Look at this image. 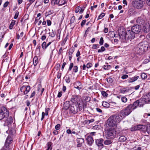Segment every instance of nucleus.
Returning a JSON list of instances; mask_svg holds the SVG:
<instances>
[{
  "mask_svg": "<svg viewBox=\"0 0 150 150\" xmlns=\"http://www.w3.org/2000/svg\"><path fill=\"white\" fill-rule=\"evenodd\" d=\"M61 127L60 124H58L55 126V128L56 130H58Z\"/></svg>",
  "mask_w": 150,
  "mask_h": 150,
  "instance_id": "13d9d810",
  "label": "nucleus"
},
{
  "mask_svg": "<svg viewBox=\"0 0 150 150\" xmlns=\"http://www.w3.org/2000/svg\"><path fill=\"white\" fill-rule=\"evenodd\" d=\"M101 94L104 97H107L108 96V94L104 91H102Z\"/></svg>",
  "mask_w": 150,
  "mask_h": 150,
  "instance_id": "603ef678",
  "label": "nucleus"
},
{
  "mask_svg": "<svg viewBox=\"0 0 150 150\" xmlns=\"http://www.w3.org/2000/svg\"><path fill=\"white\" fill-rule=\"evenodd\" d=\"M143 99L146 103H150V92L148 93L146 96H144Z\"/></svg>",
  "mask_w": 150,
  "mask_h": 150,
  "instance_id": "bb28decb",
  "label": "nucleus"
},
{
  "mask_svg": "<svg viewBox=\"0 0 150 150\" xmlns=\"http://www.w3.org/2000/svg\"><path fill=\"white\" fill-rule=\"evenodd\" d=\"M74 67V66L73 63H71L70 64L69 68L68 69V71H71Z\"/></svg>",
  "mask_w": 150,
  "mask_h": 150,
  "instance_id": "052dcab7",
  "label": "nucleus"
},
{
  "mask_svg": "<svg viewBox=\"0 0 150 150\" xmlns=\"http://www.w3.org/2000/svg\"><path fill=\"white\" fill-rule=\"evenodd\" d=\"M134 106L133 104H130L125 107V109L121 110L118 114L121 117V119L122 120L126 116L129 115L133 110L135 109Z\"/></svg>",
  "mask_w": 150,
  "mask_h": 150,
  "instance_id": "f03ea898",
  "label": "nucleus"
},
{
  "mask_svg": "<svg viewBox=\"0 0 150 150\" xmlns=\"http://www.w3.org/2000/svg\"><path fill=\"white\" fill-rule=\"evenodd\" d=\"M107 81L108 83H111L113 82V79L111 78H109L107 79Z\"/></svg>",
  "mask_w": 150,
  "mask_h": 150,
  "instance_id": "5fc2aeb1",
  "label": "nucleus"
},
{
  "mask_svg": "<svg viewBox=\"0 0 150 150\" xmlns=\"http://www.w3.org/2000/svg\"><path fill=\"white\" fill-rule=\"evenodd\" d=\"M150 30V25L149 23H146L145 25L143 26L142 28V30L145 33L148 32Z\"/></svg>",
  "mask_w": 150,
  "mask_h": 150,
  "instance_id": "4be33fe9",
  "label": "nucleus"
},
{
  "mask_svg": "<svg viewBox=\"0 0 150 150\" xmlns=\"http://www.w3.org/2000/svg\"><path fill=\"white\" fill-rule=\"evenodd\" d=\"M50 108H45V114L46 115H47L48 114V111L50 110Z\"/></svg>",
  "mask_w": 150,
  "mask_h": 150,
  "instance_id": "69168bd1",
  "label": "nucleus"
},
{
  "mask_svg": "<svg viewBox=\"0 0 150 150\" xmlns=\"http://www.w3.org/2000/svg\"><path fill=\"white\" fill-rule=\"evenodd\" d=\"M49 36H50L52 38H53L55 36L56 32L55 31H54L52 30L51 32L49 33Z\"/></svg>",
  "mask_w": 150,
  "mask_h": 150,
  "instance_id": "f704fd0d",
  "label": "nucleus"
},
{
  "mask_svg": "<svg viewBox=\"0 0 150 150\" xmlns=\"http://www.w3.org/2000/svg\"><path fill=\"white\" fill-rule=\"evenodd\" d=\"M139 78V76H135L133 77L129 78L127 79V81L128 83H131L136 81Z\"/></svg>",
  "mask_w": 150,
  "mask_h": 150,
  "instance_id": "a878e982",
  "label": "nucleus"
},
{
  "mask_svg": "<svg viewBox=\"0 0 150 150\" xmlns=\"http://www.w3.org/2000/svg\"><path fill=\"white\" fill-rule=\"evenodd\" d=\"M73 71L76 73L78 71V67L77 66H74L73 69Z\"/></svg>",
  "mask_w": 150,
  "mask_h": 150,
  "instance_id": "09e8293b",
  "label": "nucleus"
},
{
  "mask_svg": "<svg viewBox=\"0 0 150 150\" xmlns=\"http://www.w3.org/2000/svg\"><path fill=\"white\" fill-rule=\"evenodd\" d=\"M105 50V49L104 47L102 46L101 48L98 50V53L102 52Z\"/></svg>",
  "mask_w": 150,
  "mask_h": 150,
  "instance_id": "49530a36",
  "label": "nucleus"
},
{
  "mask_svg": "<svg viewBox=\"0 0 150 150\" xmlns=\"http://www.w3.org/2000/svg\"><path fill=\"white\" fill-rule=\"evenodd\" d=\"M13 127L11 128H9L8 130V136H11L15 135L16 134V131L15 130V125L14 123L13 124Z\"/></svg>",
  "mask_w": 150,
  "mask_h": 150,
  "instance_id": "f3484780",
  "label": "nucleus"
},
{
  "mask_svg": "<svg viewBox=\"0 0 150 150\" xmlns=\"http://www.w3.org/2000/svg\"><path fill=\"white\" fill-rule=\"evenodd\" d=\"M145 103H146L144 99L143 98L142 99H140L137 100L134 102L132 104L134 106V107L135 109H136L138 107H143Z\"/></svg>",
  "mask_w": 150,
  "mask_h": 150,
  "instance_id": "1a4fd4ad",
  "label": "nucleus"
},
{
  "mask_svg": "<svg viewBox=\"0 0 150 150\" xmlns=\"http://www.w3.org/2000/svg\"><path fill=\"white\" fill-rule=\"evenodd\" d=\"M134 106L133 104H130L125 107V109L121 110L118 114L121 117V119L122 120L126 116L129 115L133 110L135 109Z\"/></svg>",
  "mask_w": 150,
  "mask_h": 150,
  "instance_id": "f257e3e1",
  "label": "nucleus"
},
{
  "mask_svg": "<svg viewBox=\"0 0 150 150\" xmlns=\"http://www.w3.org/2000/svg\"><path fill=\"white\" fill-rule=\"evenodd\" d=\"M122 119L120 116L119 114L116 115L111 116L108 120L107 122L108 125L112 127L115 126L116 125L119 123Z\"/></svg>",
  "mask_w": 150,
  "mask_h": 150,
  "instance_id": "20e7f679",
  "label": "nucleus"
},
{
  "mask_svg": "<svg viewBox=\"0 0 150 150\" xmlns=\"http://www.w3.org/2000/svg\"><path fill=\"white\" fill-rule=\"evenodd\" d=\"M107 131L106 134L108 137L112 139L115 137L116 132L115 128L111 127L108 129Z\"/></svg>",
  "mask_w": 150,
  "mask_h": 150,
  "instance_id": "6e6552de",
  "label": "nucleus"
},
{
  "mask_svg": "<svg viewBox=\"0 0 150 150\" xmlns=\"http://www.w3.org/2000/svg\"><path fill=\"white\" fill-rule=\"evenodd\" d=\"M135 11L132 9H129L128 11L129 15L130 16H132L134 14Z\"/></svg>",
  "mask_w": 150,
  "mask_h": 150,
  "instance_id": "79ce46f5",
  "label": "nucleus"
},
{
  "mask_svg": "<svg viewBox=\"0 0 150 150\" xmlns=\"http://www.w3.org/2000/svg\"><path fill=\"white\" fill-rule=\"evenodd\" d=\"M102 105L104 107L108 108L109 107L110 104L106 101H103L102 102Z\"/></svg>",
  "mask_w": 150,
  "mask_h": 150,
  "instance_id": "c9c22d12",
  "label": "nucleus"
},
{
  "mask_svg": "<svg viewBox=\"0 0 150 150\" xmlns=\"http://www.w3.org/2000/svg\"><path fill=\"white\" fill-rule=\"evenodd\" d=\"M84 100L86 102H88L91 100V98L89 96H86L85 97Z\"/></svg>",
  "mask_w": 150,
  "mask_h": 150,
  "instance_id": "de8ad7c7",
  "label": "nucleus"
},
{
  "mask_svg": "<svg viewBox=\"0 0 150 150\" xmlns=\"http://www.w3.org/2000/svg\"><path fill=\"white\" fill-rule=\"evenodd\" d=\"M141 77L142 79H145L147 77V75L145 73H142L141 75Z\"/></svg>",
  "mask_w": 150,
  "mask_h": 150,
  "instance_id": "c03bdc74",
  "label": "nucleus"
},
{
  "mask_svg": "<svg viewBox=\"0 0 150 150\" xmlns=\"http://www.w3.org/2000/svg\"><path fill=\"white\" fill-rule=\"evenodd\" d=\"M15 21L14 20H12V21L9 27V28L10 29H12L13 28V26L15 24Z\"/></svg>",
  "mask_w": 150,
  "mask_h": 150,
  "instance_id": "e433bc0d",
  "label": "nucleus"
},
{
  "mask_svg": "<svg viewBox=\"0 0 150 150\" xmlns=\"http://www.w3.org/2000/svg\"><path fill=\"white\" fill-rule=\"evenodd\" d=\"M144 117L145 118L147 119L146 120L149 123L150 122V114L145 113L144 115Z\"/></svg>",
  "mask_w": 150,
  "mask_h": 150,
  "instance_id": "7c9ffc66",
  "label": "nucleus"
},
{
  "mask_svg": "<svg viewBox=\"0 0 150 150\" xmlns=\"http://www.w3.org/2000/svg\"><path fill=\"white\" fill-rule=\"evenodd\" d=\"M135 33L131 30H129L126 32V38L128 40H131L133 39L135 36Z\"/></svg>",
  "mask_w": 150,
  "mask_h": 150,
  "instance_id": "ddd939ff",
  "label": "nucleus"
},
{
  "mask_svg": "<svg viewBox=\"0 0 150 150\" xmlns=\"http://www.w3.org/2000/svg\"><path fill=\"white\" fill-rule=\"evenodd\" d=\"M83 106L75 105L74 106H71L69 108V110L71 112L74 113H76L78 112L81 111L83 108Z\"/></svg>",
  "mask_w": 150,
  "mask_h": 150,
  "instance_id": "0eeeda50",
  "label": "nucleus"
},
{
  "mask_svg": "<svg viewBox=\"0 0 150 150\" xmlns=\"http://www.w3.org/2000/svg\"><path fill=\"white\" fill-rule=\"evenodd\" d=\"M118 33L120 38L122 39H126V32L125 29H120L118 30Z\"/></svg>",
  "mask_w": 150,
  "mask_h": 150,
  "instance_id": "dca6fc26",
  "label": "nucleus"
},
{
  "mask_svg": "<svg viewBox=\"0 0 150 150\" xmlns=\"http://www.w3.org/2000/svg\"><path fill=\"white\" fill-rule=\"evenodd\" d=\"M147 133L150 134V125H149L147 127V130L146 131Z\"/></svg>",
  "mask_w": 150,
  "mask_h": 150,
  "instance_id": "0e129e2a",
  "label": "nucleus"
},
{
  "mask_svg": "<svg viewBox=\"0 0 150 150\" xmlns=\"http://www.w3.org/2000/svg\"><path fill=\"white\" fill-rule=\"evenodd\" d=\"M75 17L74 16L71 17L70 21V24H71L74 22L75 21Z\"/></svg>",
  "mask_w": 150,
  "mask_h": 150,
  "instance_id": "6e6d98bb",
  "label": "nucleus"
},
{
  "mask_svg": "<svg viewBox=\"0 0 150 150\" xmlns=\"http://www.w3.org/2000/svg\"><path fill=\"white\" fill-rule=\"evenodd\" d=\"M99 47V45L98 44H93L92 47V49H96Z\"/></svg>",
  "mask_w": 150,
  "mask_h": 150,
  "instance_id": "3c124183",
  "label": "nucleus"
},
{
  "mask_svg": "<svg viewBox=\"0 0 150 150\" xmlns=\"http://www.w3.org/2000/svg\"><path fill=\"white\" fill-rule=\"evenodd\" d=\"M104 42V40L103 37H101L100 38L99 43L100 45H101L103 44Z\"/></svg>",
  "mask_w": 150,
  "mask_h": 150,
  "instance_id": "bf43d9fd",
  "label": "nucleus"
},
{
  "mask_svg": "<svg viewBox=\"0 0 150 150\" xmlns=\"http://www.w3.org/2000/svg\"><path fill=\"white\" fill-rule=\"evenodd\" d=\"M112 141L109 139H107L104 142V144L106 145H108L111 144Z\"/></svg>",
  "mask_w": 150,
  "mask_h": 150,
  "instance_id": "a19ab883",
  "label": "nucleus"
},
{
  "mask_svg": "<svg viewBox=\"0 0 150 150\" xmlns=\"http://www.w3.org/2000/svg\"><path fill=\"white\" fill-rule=\"evenodd\" d=\"M143 0H135L133 2V4L134 7L137 9L142 8L144 6V1Z\"/></svg>",
  "mask_w": 150,
  "mask_h": 150,
  "instance_id": "9d476101",
  "label": "nucleus"
},
{
  "mask_svg": "<svg viewBox=\"0 0 150 150\" xmlns=\"http://www.w3.org/2000/svg\"><path fill=\"white\" fill-rule=\"evenodd\" d=\"M127 139L126 137L124 136H120L119 138V141L121 142H123L125 141Z\"/></svg>",
  "mask_w": 150,
  "mask_h": 150,
  "instance_id": "473e14b6",
  "label": "nucleus"
},
{
  "mask_svg": "<svg viewBox=\"0 0 150 150\" xmlns=\"http://www.w3.org/2000/svg\"><path fill=\"white\" fill-rule=\"evenodd\" d=\"M30 89L29 86H23L21 87L20 90L24 94L26 95L30 91Z\"/></svg>",
  "mask_w": 150,
  "mask_h": 150,
  "instance_id": "2eb2a0df",
  "label": "nucleus"
},
{
  "mask_svg": "<svg viewBox=\"0 0 150 150\" xmlns=\"http://www.w3.org/2000/svg\"><path fill=\"white\" fill-rule=\"evenodd\" d=\"M60 65L59 64H56L55 66V67L56 70L57 71L58 70L60 69Z\"/></svg>",
  "mask_w": 150,
  "mask_h": 150,
  "instance_id": "774afa93",
  "label": "nucleus"
},
{
  "mask_svg": "<svg viewBox=\"0 0 150 150\" xmlns=\"http://www.w3.org/2000/svg\"><path fill=\"white\" fill-rule=\"evenodd\" d=\"M121 100L122 102L125 103L127 101V99L125 96H123L121 98Z\"/></svg>",
  "mask_w": 150,
  "mask_h": 150,
  "instance_id": "4d7b16f0",
  "label": "nucleus"
},
{
  "mask_svg": "<svg viewBox=\"0 0 150 150\" xmlns=\"http://www.w3.org/2000/svg\"><path fill=\"white\" fill-rule=\"evenodd\" d=\"M137 130H138V125H137L136 126H134L131 128V131H134Z\"/></svg>",
  "mask_w": 150,
  "mask_h": 150,
  "instance_id": "37998d69",
  "label": "nucleus"
},
{
  "mask_svg": "<svg viewBox=\"0 0 150 150\" xmlns=\"http://www.w3.org/2000/svg\"><path fill=\"white\" fill-rule=\"evenodd\" d=\"M131 30L134 32L135 33H139L142 30V28L139 25H134L131 28Z\"/></svg>",
  "mask_w": 150,
  "mask_h": 150,
  "instance_id": "4468645a",
  "label": "nucleus"
},
{
  "mask_svg": "<svg viewBox=\"0 0 150 150\" xmlns=\"http://www.w3.org/2000/svg\"><path fill=\"white\" fill-rule=\"evenodd\" d=\"M111 66L109 65H104L103 66V68L105 70H108L111 68Z\"/></svg>",
  "mask_w": 150,
  "mask_h": 150,
  "instance_id": "ea45409f",
  "label": "nucleus"
},
{
  "mask_svg": "<svg viewBox=\"0 0 150 150\" xmlns=\"http://www.w3.org/2000/svg\"><path fill=\"white\" fill-rule=\"evenodd\" d=\"M67 36L61 42V45L63 46L64 45L65 43L67 40Z\"/></svg>",
  "mask_w": 150,
  "mask_h": 150,
  "instance_id": "58836bf2",
  "label": "nucleus"
},
{
  "mask_svg": "<svg viewBox=\"0 0 150 150\" xmlns=\"http://www.w3.org/2000/svg\"><path fill=\"white\" fill-rule=\"evenodd\" d=\"M51 3L53 5H54L55 4H59V6H61L64 5L65 4L64 1H63V3H60V0H51Z\"/></svg>",
  "mask_w": 150,
  "mask_h": 150,
  "instance_id": "5701e85b",
  "label": "nucleus"
},
{
  "mask_svg": "<svg viewBox=\"0 0 150 150\" xmlns=\"http://www.w3.org/2000/svg\"><path fill=\"white\" fill-rule=\"evenodd\" d=\"M13 139V138L10 136L8 135L6 139L5 145L3 147L10 150V145L12 142Z\"/></svg>",
  "mask_w": 150,
  "mask_h": 150,
  "instance_id": "9b49d317",
  "label": "nucleus"
},
{
  "mask_svg": "<svg viewBox=\"0 0 150 150\" xmlns=\"http://www.w3.org/2000/svg\"><path fill=\"white\" fill-rule=\"evenodd\" d=\"M138 130L143 131L144 132H146L147 130V127L146 126L143 125H138Z\"/></svg>",
  "mask_w": 150,
  "mask_h": 150,
  "instance_id": "393cba45",
  "label": "nucleus"
},
{
  "mask_svg": "<svg viewBox=\"0 0 150 150\" xmlns=\"http://www.w3.org/2000/svg\"><path fill=\"white\" fill-rule=\"evenodd\" d=\"M136 23L139 25H144L145 22L144 18L142 17L138 18L136 20Z\"/></svg>",
  "mask_w": 150,
  "mask_h": 150,
  "instance_id": "a211bd4d",
  "label": "nucleus"
},
{
  "mask_svg": "<svg viewBox=\"0 0 150 150\" xmlns=\"http://www.w3.org/2000/svg\"><path fill=\"white\" fill-rule=\"evenodd\" d=\"M130 90L129 87H127L125 88H121L120 90V92L122 93H126L127 92Z\"/></svg>",
  "mask_w": 150,
  "mask_h": 150,
  "instance_id": "c756f323",
  "label": "nucleus"
},
{
  "mask_svg": "<svg viewBox=\"0 0 150 150\" xmlns=\"http://www.w3.org/2000/svg\"><path fill=\"white\" fill-rule=\"evenodd\" d=\"M41 46L43 50H45L47 47L46 43L45 42L42 43Z\"/></svg>",
  "mask_w": 150,
  "mask_h": 150,
  "instance_id": "a18cd8bd",
  "label": "nucleus"
},
{
  "mask_svg": "<svg viewBox=\"0 0 150 150\" xmlns=\"http://www.w3.org/2000/svg\"><path fill=\"white\" fill-rule=\"evenodd\" d=\"M53 12H54L53 11L50 10L45 13V15L46 16H47L49 15L52 14Z\"/></svg>",
  "mask_w": 150,
  "mask_h": 150,
  "instance_id": "864d4df0",
  "label": "nucleus"
},
{
  "mask_svg": "<svg viewBox=\"0 0 150 150\" xmlns=\"http://www.w3.org/2000/svg\"><path fill=\"white\" fill-rule=\"evenodd\" d=\"M74 51V48H71L69 50V52H68L69 56L72 57V54Z\"/></svg>",
  "mask_w": 150,
  "mask_h": 150,
  "instance_id": "4c0bfd02",
  "label": "nucleus"
},
{
  "mask_svg": "<svg viewBox=\"0 0 150 150\" xmlns=\"http://www.w3.org/2000/svg\"><path fill=\"white\" fill-rule=\"evenodd\" d=\"M134 106L133 104H130L125 107V109L121 110L118 114L121 117V119L122 120L126 116L129 115L133 110L135 109Z\"/></svg>",
  "mask_w": 150,
  "mask_h": 150,
  "instance_id": "7ed1b4c3",
  "label": "nucleus"
},
{
  "mask_svg": "<svg viewBox=\"0 0 150 150\" xmlns=\"http://www.w3.org/2000/svg\"><path fill=\"white\" fill-rule=\"evenodd\" d=\"M52 143L51 142H48L47 144V149L50 150H52Z\"/></svg>",
  "mask_w": 150,
  "mask_h": 150,
  "instance_id": "72a5a7b5",
  "label": "nucleus"
},
{
  "mask_svg": "<svg viewBox=\"0 0 150 150\" xmlns=\"http://www.w3.org/2000/svg\"><path fill=\"white\" fill-rule=\"evenodd\" d=\"M146 47L145 44L140 43L138 45L137 52L140 54H142L146 50Z\"/></svg>",
  "mask_w": 150,
  "mask_h": 150,
  "instance_id": "f8f14e48",
  "label": "nucleus"
},
{
  "mask_svg": "<svg viewBox=\"0 0 150 150\" xmlns=\"http://www.w3.org/2000/svg\"><path fill=\"white\" fill-rule=\"evenodd\" d=\"M104 140L102 138H100L95 140V142L96 144L98 147L103 146L104 145L103 144Z\"/></svg>",
  "mask_w": 150,
  "mask_h": 150,
  "instance_id": "6ab92c4d",
  "label": "nucleus"
},
{
  "mask_svg": "<svg viewBox=\"0 0 150 150\" xmlns=\"http://www.w3.org/2000/svg\"><path fill=\"white\" fill-rule=\"evenodd\" d=\"M86 140L89 146H91L94 141L93 137L91 136H88L87 137Z\"/></svg>",
  "mask_w": 150,
  "mask_h": 150,
  "instance_id": "b1692460",
  "label": "nucleus"
},
{
  "mask_svg": "<svg viewBox=\"0 0 150 150\" xmlns=\"http://www.w3.org/2000/svg\"><path fill=\"white\" fill-rule=\"evenodd\" d=\"M70 102L69 101H67L64 102V108L66 110H67L70 107Z\"/></svg>",
  "mask_w": 150,
  "mask_h": 150,
  "instance_id": "c85d7f7f",
  "label": "nucleus"
},
{
  "mask_svg": "<svg viewBox=\"0 0 150 150\" xmlns=\"http://www.w3.org/2000/svg\"><path fill=\"white\" fill-rule=\"evenodd\" d=\"M105 16V13H102L98 16V20H99Z\"/></svg>",
  "mask_w": 150,
  "mask_h": 150,
  "instance_id": "8fccbe9b",
  "label": "nucleus"
},
{
  "mask_svg": "<svg viewBox=\"0 0 150 150\" xmlns=\"http://www.w3.org/2000/svg\"><path fill=\"white\" fill-rule=\"evenodd\" d=\"M9 115L8 111L4 107H2L0 109V120L6 118Z\"/></svg>",
  "mask_w": 150,
  "mask_h": 150,
  "instance_id": "423d86ee",
  "label": "nucleus"
},
{
  "mask_svg": "<svg viewBox=\"0 0 150 150\" xmlns=\"http://www.w3.org/2000/svg\"><path fill=\"white\" fill-rule=\"evenodd\" d=\"M19 12L18 11H17L16 12L15 15L14 17V19H16L18 18V15H19Z\"/></svg>",
  "mask_w": 150,
  "mask_h": 150,
  "instance_id": "680f3d73",
  "label": "nucleus"
},
{
  "mask_svg": "<svg viewBox=\"0 0 150 150\" xmlns=\"http://www.w3.org/2000/svg\"><path fill=\"white\" fill-rule=\"evenodd\" d=\"M86 20L85 19L83 20L81 23V27H83L84 25L86 23Z\"/></svg>",
  "mask_w": 150,
  "mask_h": 150,
  "instance_id": "338daca9",
  "label": "nucleus"
},
{
  "mask_svg": "<svg viewBox=\"0 0 150 150\" xmlns=\"http://www.w3.org/2000/svg\"><path fill=\"white\" fill-rule=\"evenodd\" d=\"M92 64L91 63H88L86 64V67L88 69L91 68L92 66Z\"/></svg>",
  "mask_w": 150,
  "mask_h": 150,
  "instance_id": "e2e57ef3",
  "label": "nucleus"
},
{
  "mask_svg": "<svg viewBox=\"0 0 150 150\" xmlns=\"http://www.w3.org/2000/svg\"><path fill=\"white\" fill-rule=\"evenodd\" d=\"M38 62V58L37 56H35L33 59V64L35 66H36Z\"/></svg>",
  "mask_w": 150,
  "mask_h": 150,
  "instance_id": "2f4dec72",
  "label": "nucleus"
},
{
  "mask_svg": "<svg viewBox=\"0 0 150 150\" xmlns=\"http://www.w3.org/2000/svg\"><path fill=\"white\" fill-rule=\"evenodd\" d=\"M84 139L83 138H79L77 140V146L78 147H80L82 146V144L84 142Z\"/></svg>",
  "mask_w": 150,
  "mask_h": 150,
  "instance_id": "cd10ccee",
  "label": "nucleus"
},
{
  "mask_svg": "<svg viewBox=\"0 0 150 150\" xmlns=\"http://www.w3.org/2000/svg\"><path fill=\"white\" fill-rule=\"evenodd\" d=\"M13 119L11 116L8 117L5 121V124L8 127L13 123Z\"/></svg>",
  "mask_w": 150,
  "mask_h": 150,
  "instance_id": "aec40b11",
  "label": "nucleus"
},
{
  "mask_svg": "<svg viewBox=\"0 0 150 150\" xmlns=\"http://www.w3.org/2000/svg\"><path fill=\"white\" fill-rule=\"evenodd\" d=\"M71 101L75 105L84 106V104L81 100V96L79 95L72 96Z\"/></svg>",
  "mask_w": 150,
  "mask_h": 150,
  "instance_id": "39448f33",
  "label": "nucleus"
},
{
  "mask_svg": "<svg viewBox=\"0 0 150 150\" xmlns=\"http://www.w3.org/2000/svg\"><path fill=\"white\" fill-rule=\"evenodd\" d=\"M74 88L78 89L79 90H80L82 89L83 87L82 83L80 81H77L74 83Z\"/></svg>",
  "mask_w": 150,
  "mask_h": 150,
  "instance_id": "412c9836",
  "label": "nucleus"
}]
</instances>
